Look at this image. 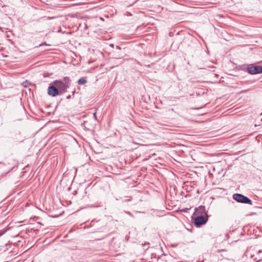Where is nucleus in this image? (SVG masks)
Returning <instances> with one entry per match:
<instances>
[{
  "mask_svg": "<svg viewBox=\"0 0 262 262\" xmlns=\"http://www.w3.org/2000/svg\"><path fill=\"white\" fill-rule=\"evenodd\" d=\"M233 199L237 202L252 205V201L248 197L239 193H235L233 195Z\"/></svg>",
  "mask_w": 262,
  "mask_h": 262,
  "instance_id": "1",
  "label": "nucleus"
},
{
  "mask_svg": "<svg viewBox=\"0 0 262 262\" xmlns=\"http://www.w3.org/2000/svg\"><path fill=\"white\" fill-rule=\"evenodd\" d=\"M246 71L251 75L262 74V66L250 64L247 68Z\"/></svg>",
  "mask_w": 262,
  "mask_h": 262,
  "instance_id": "2",
  "label": "nucleus"
},
{
  "mask_svg": "<svg viewBox=\"0 0 262 262\" xmlns=\"http://www.w3.org/2000/svg\"><path fill=\"white\" fill-rule=\"evenodd\" d=\"M53 83L56 85L59 91L60 94L66 92L67 89L69 88V85L66 84V83L61 80H56L53 82Z\"/></svg>",
  "mask_w": 262,
  "mask_h": 262,
  "instance_id": "3",
  "label": "nucleus"
},
{
  "mask_svg": "<svg viewBox=\"0 0 262 262\" xmlns=\"http://www.w3.org/2000/svg\"><path fill=\"white\" fill-rule=\"evenodd\" d=\"M196 217L194 221V224L196 227L200 226L206 223L208 221V216L196 215Z\"/></svg>",
  "mask_w": 262,
  "mask_h": 262,
  "instance_id": "4",
  "label": "nucleus"
},
{
  "mask_svg": "<svg viewBox=\"0 0 262 262\" xmlns=\"http://www.w3.org/2000/svg\"><path fill=\"white\" fill-rule=\"evenodd\" d=\"M48 94L52 97H55L58 95H60L59 91L56 88V85H50L48 89Z\"/></svg>",
  "mask_w": 262,
  "mask_h": 262,
  "instance_id": "5",
  "label": "nucleus"
},
{
  "mask_svg": "<svg viewBox=\"0 0 262 262\" xmlns=\"http://www.w3.org/2000/svg\"><path fill=\"white\" fill-rule=\"evenodd\" d=\"M193 215L208 216L207 215V212L206 211L205 207L202 205L200 206L198 208L195 209Z\"/></svg>",
  "mask_w": 262,
  "mask_h": 262,
  "instance_id": "6",
  "label": "nucleus"
},
{
  "mask_svg": "<svg viewBox=\"0 0 262 262\" xmlns=\"http://www.w3.org/2000/svg\"><path fill=\"white\" fill-rule=\"evenodd\" d=\"M86 77H81V78H80L78 81H77V83H78V84L79 85H83V84H84L85 83H86L87 82V79H86Z\"/></svg>",
  "mask_w": 262,
  "mask_h": 262,
  "instance_id": "7",
  "label": "nucleus"
},
{
  "mask_svg": "<svg viewBox=\"0 0 262 262\" xmlns=\"http://www.w3.org/2000/svg\"><path fill=\"white\" fill-rule=\"evenodd\" d=\"M63 82L66 83V84L69 85L70 86V85L71 84V80L70 79L69 77L66 76L63 78Z\"/></svg>",
  "mask_w": 262,
  "mask_h": 262,
  "instance_id": "8",
  "label": "nucleus"
},
{
  "mask_svg": "<svg viewBox=\"0 0 262 262\" xmlns=\"http://www.w3.org/2000/svg\"><path fill=\"white\" fill-rule=\"evenodd\" d=\"M28 84H30V83H29L27 81L24 82V86L26 87Z\"/></svg>",
  "mask_w": 262,
  "mask_h": 262,
  "instance_id": "9",
  "label": "nucleus"
},
{
  "mask_svg": "<svg viewBox=\"0 0 262 262\" xmlns=\"http://www.w3.org/2000/svg\"><path fill=\"white\" fill-rule=\"evenodd\" d=\"M93 116H94V118H95V119H97L96 113H94L93 114Z\"/></svg>",
  "mask_w": 262,
  "mask_h": 262,
  "instance_id": "10",
  "label": "nucleus"
},
{
  "mask_svg": "<svg viewBox=\"0 0 262 262\" xmlns=\"http://www.w3.org/2000/svg\"><path fill=\"white\" fill-rule=\"evenodd\" d=\"M71 98V95H69V96H68L67 97V99H70Z\"/></svg>",
  "mask_w": 262,
  "mask_h": 262,
  "instance_id": "11",
  "label": "nucleus"
},
{
  "mask_svg": "<svg viewBox=\"0 0 262 262\" xmlns=\"http://www.w3.org/2000/svg\"><path fill=\"white\" fill-rule=\"evenodd\" d=\"M262 252V250H259L258 251V253H261Z\"/></svg>",
  "mask_w": 262,
  "mask_h": 262,
  "instance_id": "12",
  "label": "nucleus"
},
{
  "mask_svg": "<svg viewBox=\"0 0 262 262\" xmlns=\"http://www.w3.org/2000/svg\"><path fill=\"white\" fill-rule=\"evenodd\" d=\"M74 93H75V91H74L73 92V96H74Z\"/></svg>",
  "mask_w": 262,
  "mask_h": 262,
  "instance_id": "13",
  "label": "nucleus"
}]
</instances>
